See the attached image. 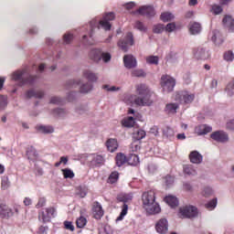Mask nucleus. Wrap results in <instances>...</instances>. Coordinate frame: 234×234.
<instances>
[{
    "label": "nucleus",
    "mask_w": 234,
    "mask_h": 234,
    "mask_svg": "<svg viewBox=\"0 0 234 234\" xmlns=\"http://www.w3.org/2000/svg\"><path fill=\"white\" fill-rule=\"evenodd\" d=\"M37 129L44 134H50L54 133V127H52L51 125H39L37 127Z\"/></svg>",
    "instance_id": "nucleus-27"
},
{
    "label": "nucleus",
    "mask_w": 234,
    "mask_h": 234,
    "mask_svg": "<svg viewBox=\"0 0 234 234\" xmlns=\"http://www.w3.org/2000/svg\"><path fill=\"white\" fill-rule=\"evenodd\" d=\"M144 136H146V133H145V131L144 130H137L133 134V140H137L138 142L140 140H144Z\"/></svg>",
    "instance_id": "nucleus-31"
},
{
    "label": "nucleus",
    "mask_w": 234,
    "mask_h": 234,
    "mask_svg": "<svg viewBox=\"0 0 234 234\" xmlns=\"http://www.w3.org/2000/svg\"><path fill=\"white\" fill-rule=\"evenodd\" d=\"M135 91L136 94H138L141 97H138L136 95H132L131 100L139 107H144L145 105L149 106L153 103V101L151 100L152 92L151 90L147 87L145 84H137L135 86Z\"/></svg>",
    "instance_id": "nucleus-1"
},
{
    "label": "nucleus",
    "mask_w": 234,
    "mask_h": 234,
    "mask_svg": "<svg viewBox=\"0 0 234 234\" xmlns=\"http://www.w3.org/2000/svg\"><path fill=\"white\" fill-rule=\"evenodd\" d=\"M198 215V209L193 206L181 207L178 216L180 218H195Z\"/></svg>",
    "instance_id": "nucleus-6"
},
{
    "label": "nucleus",
    "mask_w": 234,
    "mask_h": 234,
    "mask_svg": "<svg viewBox=\"0 0 234 234\" xmlns=\"http://www.w3.org/2000/svg\"><path fill=\"white\" fill-rule=\"evenodd\" d=\"M27 156L28 160H37V151L36 150V148H34V146L27 147Z\"/></svg>",
    "instance_id": "nucleus-24"
},
{
    "label": "nucleus",
    "mask_w": 234,
    "mask_h": 234,
    "mask_svg": "<svg viewBox=\"0 0 234 234\" xmlns=\"http://www.w3.org/2000/svg\"><path fill=\"white\" fill-rule=\"evenodd\" d=\"M173 182H175V178H173V176H167L165 177L166 186H171V184H173Z\"/></svg>",
    "instance_id": "nucleus-60"
},
{
    "label": "nucleus",
    "mask_w": 234,
    "mask_h": 234,
    "mask_svg": "<svg viewBox=\"0 0 234 234\" xmlns=\"http://www.w3.org/2000/svg\"><path fill=\"white\" fill-rule=\"evenodd\" d=\"M55 114H57L58 116H63V114L66 113L64 109H56L54 110Z\"/></svg>",
    "instance_id": "nucleus-61"
},
{
    "label": "nucleus",
    "mask_w": 234,
    "mask_h": 234,
    "mask_svg": "<svg viewBox=\"0 0 234 234\" xmlns=\"http://www.w3.org/2000/svg\"><path fill=\"white\" fill-rule=\"evenodd\" d=\"M82 76H83V78L88 80V81H90L91 83H94V81H98V75H96L94 72H92L89 69H85L82 72Z\"/></svg>",
    "instance_id": "nucleus-22"
},
{
    "label": "nucleus",
    "mask_w": 234,
    "mask_h": 234,
    "mask_svg": "<svg viewBox=\"0 0 234 234\" xmlns=\"http://www.w3.org/2000/svg\"><path fill=\"white\" fill-rule=\"evenodd\" d=\"M176 85V80L175 78L169 75H163L161 77V87L165 92H173Z\"/></svg>",
    "instance_id": "nucleus-5"
},
{
    "label": "nucleus",
    "mask_w": 234,
    "mask_h": 234,
    "mask_svg": "<svg viewBox=\"0 0 234 234\" xmlns=\"http://www.w3.org/2000/svg\"><path fill=\"white\" fill-rule=\"evenodd\" d=\"M27 98H38L41 99L45 96V92L43 91H36L34 90H29L26 92Z\"/></svg>",
    "instance_id": "nucleus-26"
},
{
    "label": "nucleus",
    "mask_w": 234,
    "mask_h": 234,
    "mask_svg": "<svg viewBox=\"0 0 234 234\" xmlns=\"http://www.w3.org/2000/svg\"><path fill=\"white\" fill-rule=\"evenodd\" d=\"M148 171H149V173H154V171H156V166L153 164L149 165Z\"/></svg>",
    "instance_id": "nucleus-64"
},
{
    "label": "nucleus",
    "mask_w": 234,
    "mask_h": 234,
    "mask_svg": "<svg viewBox=\"0 0 234 234\" xmlns=\"http://www.w3.org/2000/svg\"><path fill=\"white\" fill-rule=\"evenodd\" d=\"M211 193H213V191L211 190L210 187H207L203 191L204 197H209V195H211Z\"/></svg>",
    "instance_id": "nucleus-63"
},
{
    "label": "nucleus",
    "mask_w": 234,
    "mask_h": 234,
    "mask_svg": "<svg viewBox=\"0 0 234 234\" xmlns=\"http://www.w3.org/2000/svg\"><path fill=\"white\" fill-rule=\"evenodd\" d=\"M165 202L170 206V207H176L178 206V198L175 196H168L165 197Z\"/></svg>",
    "instance_id": "nucleus-25"
},
{
    "label": "nucleus",
    "mask_w": 234,
    "mask_h": 234,
    "mask_svg": "<svg viewBox=\"0 0 234 234\" xmlns=\"http://www.w3.org/2000/svg\"><path fill=\"white\" fill-rule=\"evenodd\" d=\"M90 59H92L93 61H104V63H108V61H111V53H105V52H101V50L100 49H92L90 52Z\"/></svg>",
    "instance_id": "nucleus-7"
},
{
    "label": "nucleus",
    "mask_w": 234,
    "mask_h": 234,
    "mask_svg": "<svg viewBox=\"0 0 234 234\" xmlns=\"http://www.w3.org/2000/svg\"><path fill=\"white\" fill-rule=\"evenodd\" d=\"M227 129H229V131H234V120L227 122Z\"/></svg>",
    "instance_id": "nucleus-62"
},
{
    "label": "nucleus",
    "mask_w": 234,
    "mask_h": 234,
    "mask_svg": "<svg viewBox=\"0 0 234 234\" xmlns=\"http://www.w3.org/2000/svg\"><path fill=\"white\" fill-rule=\"evenodd\" d=\"M146 63H148L149 65H158V57L157 56L147 57Z\"/></svg>",
    "instance_id": "nucleus-44"
},
{
    "label": "nucleus",
    "mask_w": 234,
    "mask_h": 234,
    "mask_svg": "<svg viewBox=\"0 0 234 234\" xmlns=\"http://www.w3.org/2000/svg\"><path fill=\"white\" fill-rule=\"evenodd\" d=\"M12 215H14L12 208L8 207L6 205H0V217L2 218H9Z\"/></svg>",
    "instance_id": "nucleus-19"
},
{
    "label": "nucleus",
    "mask_w": 234,
    "mask_h": 234,
    "mask_svg": "<svg viewBox=\"0 0 234 234\" xmlns=\"http://www.w3.org/2000/svg\"><path fill=\"white\" fill-rule=\"evenodd\" d=\"M62 175L64 176V178H74V176H76V175L74 174V171H72V169L70 168H64L61 170Z\"/></svg>",
    "instance_id": "nucleus-33"
},
{
    "label": "nucleus",
    "mask_w": 234,
    "mask_h": 234,
    "mask_svg": "<svg viewBox=\"0 0 234 234\" xmlns=\"http://www.w3.org/2000/svg\"><path fill=\"white\" fill-rule=\"evenodd\" d=\"M193 54L196 59H207L209 58V53L204 48H194Z\"/></svg>",
    "instance_id": "nucleus-15"
},
{
    "label": "nucleus",
    "mask_w": 234,
    "mask_h": 234,
    "mask_svg": "<svg viewBox=\"0 0 234 234\" xmlns=\"http://www.w3.org/2000/svg\"><path fill=\"white\" fill-rule=\"evenodd\" d=\"M233 24H234V20H233V17H231L230 16H226L224 18H223V25L225 27H227L228 28H231V27H233Z\"/></svg>",
    "instance_id": "nucleus-36"
},
{
    "label": "nucleus",
    "mask_w": 234,
    "mask_h": 234,
    "mask_svg": "<svg viewBox=\"0 0 234 234\" xmlns=\"http://www.w3.org/2000/svg\"><path fill=\"white\" fill-rule=\"evenodd\" d=\"M115 162L117 167H122V165L127 164V156L122 153H118L115 156Z\"/></svg>",
    "instance_id": "nucleus-23"
},
{
    "label": "nucleus",
    "mask_w": 234,
    "mask_h": 234,
    "mask_svg": "<svg viewBox=\"0 0 234 234\" xmlns=\"http://www.w3.org/2000/svg\"><path fill=\"white\" fill-rule=\"evenodd\" d=\"M77 228H85L87 226V218L85 217H80L76 220Z\"/></svg>",
    "instance_id": "nucleus-41"
},
{
    "label": "nucleus",
    "mask_w": 234,
    "mask_h": 234,
    "mask_svg": "<svg viewBox=\"0 0 234 234\" xmlns=\"http://www.w3.org/2000/svg\"><path fill=\"white\" fill-rule=\"evenodd\" d=\"M211 131H213V128L207 124H200L195 129V133H197L198 136L207 134L208 133H211Z\"/></svg>",
    "instance_id": "nucleus-16"
},
{
    "label": "nucleus",
    "mask_w": 234,
    "mask_h": 234,
    "mask_svg": "<svg viewBox=\"0 0 234 234\" xmlns=\"http://www.w3.org/2000/svg\"><path fill=\"white\" fill-rule=\"evenodd\" d=\"M50 103H53L54 105H61L63 104V100L59 97H52Z\"/></svg>",
    "instance_id": "nucleus-52"
},
{
    "label": "nucleus",
    "mask_w": 234,
    "mask_h": 234,
    "mask_svg": "<svg viewBox=\"0 0 234 234\" xmlns=\"http://www.w3.org/2000/svg\"><path fill=\"white\" fill-rule=\"evenodd\" d=\"M184 173L186 175L195 176V175H197V170L194 169L192 165H185L184 166Z\"/></svg>",
    "instance_id": "nucleus-39"
},
{
    "label": "nucleus",
    "mask_w": 234,
    "mask_h": 234,
    "mask_svg": "<svg viewBox=\"0 0 234 234\" xmlns=\"http://www.w3.org/2000/svg\"><path fill=\"white\" fill-rule=\"evenodd\" d=\"M128 211H129V206L127 204H123L122 207V211L120 213V216L116 218V221L119 222L120 220L124 218Z\"/></svg>",
    "instance_id": "nucleus-32"
},
{
    "label": "nucleus",
    "mask_w": 234,
    "mask_h": 234,
    "mask_svg": "<svg viewBox=\"0 0 234 234\" xmlns=\"http://www.w3.org/2000/svg\"><path fill=\"white\" fill-rule=\"evenodd\" d=\"M195 101V94L189 93L188 91H179L176 94V101H180L185 105L193 103Z\"/></svg>",
    "instance_id": "nucleus-8"
},
{
    "label": "nucleus",
    "mask_w": 234,
    "mask_h": 234,
    "mask_svg": "<svg viewBox=\"0 0 234 234\" xmlns=\"http://www.w3.org/2000/svg\"><path fill=\"white\" fill-rule=\"evenodd\" d=\"M224 59H225L226 61H233V59H234L233 52H232V51H227V52L224 54Z\"/></svg>",
    "instance_id": "nucleus-53"
},
{
    "label": "nucleus",
    "mask_w": 234,
    "mask_h": 234,
    "mask_svg": "<svg viewBox=\"0 0 234 234\" xmlns=\"http://www.w3.org/2000/svg\"><path fill=\"white\" fill-rule=\"evenodd\" d=\"M132 76L133 78H145V71H144V69H133Z\"/></svg>",
    "instance_id": "nucleus-42"
},
{
    "label": "nucleus",
    "mask_w": 234,
    "mask_h": 234,
    "mask_svg": "<svg viewBox=\"0 0 234 234\" xmlns=\"http://www.w3.org/2000/svg\"><path fill=\"white\" fill-rule=\"evenodd\" d=\"M133 198H134V196L133 195V193L119 194L117 196L118 202H123V204H127L129 202H132Z\"/></svg>",
    "instance_id": "nucleus-21"
},
{
    "label": "nucleus",
    "mask_w": 234,
    "mask_h": 234,
    "mask_svg": "<svg viewBox=\"0 0 234 234\" xmlns=\"http://www.w3.org/2000/svg\"><path fill=\"white\" fill-rule=\"evenodd\" d=\"M130 165H138L140 164V158L136 154H131L128 159Z\"/></svg>",
    "instance_id": "nucleus-38"
},
{
    "label": "nucleus",
    "mask_w": 234,
    "mask_h": 234,
    "mask_svg": "<svg viewBox=\"0 0 234 234\" xmlns=\"http://www.w3.org/2000/svg\"><path fill=\"white\" fill-rule=\"evenodd\" d=\"M10 187V182L8 181V177H4L2 179V189L5 190Z\"/></svg>",
    "instance_id": "nucleus-56"
},
{
    "label": "nucleus",
    "mask_w": 234,
    "mask_h": 234,
    "mask_svg": "<svg viewBox=\"0 0 234 234\" xmlns=\"http://www.w3.org/2000/svg\"><path fill=\"white\" fill-rule=\"evenodd\" d=\"M205 207L207 209H209L210 211L214 208L217 207V198H214L212 200H210L208 203H207L205 205Z\"/></svg>",
    "instance_id": "nucleus-47"
},
{
    "label": "nucleus",
    "mask_w": 234,
    "mask_h": 234,
    "mask_svg": "<svg viewBox=\"0 0 234 234\" xmlns=\"http://www.w3.org/2000/svg\"><path fill=\"white\" fill-rule=\"evenodd\" d=\"M123 63L126 69H135L137 65L136 58H134L133 55H125L123 57Z\"/></svg>",
    "instance_id": "nucleus-14"
},
{
    "label": "nucleus",
    "mask_w": 234,
    "mask_h": 234,
    "mask_svg": "<svg viewBox=\"0 0 234 234\" xmlns=\"http://www.w3.org/2000/svg\"><path fill=\"white\" fill-rule=\"evenodd\" d=\"M45 206H47V198L39 197L38 202L36 205L37 209H39L41 207H45Z\"/></svg>",
    "instance_id": "nucleus-48"
},
{
    "label": "nucleus",
    "mask_w": 234,
    "mask_h": 234,
    "mask_svg": "<svg viewBox=\"0 0 234 234\" xmlns=\"http://www.w3.org/2000/svg\"><path fill=\"white\" fill-rule=\"evenodd\" d=\"M81 83V80H69L67 82L68 89H74V87H78Z\"/></svg>",
    "instance_id": "nucleus-49"
},
{
    "label": "nucleus",
    "mask_w": 234,
    "mask_h": 234,
    "mask_svg": "<svg viewBox=\"0 0 234 234\" xmlns=\"http://www.w3.org/2000/svg\"><path fill=\"white\" fill-rule=\"evenodd\" d=\"M106 147L110 153H114L118 151V140L114 138H110L106 141Z\"/></svg>",
    "instance_id": "nucleus-18"
},
{
    "label": "nucleus",
    "mask_w": 234,
    "mask_h": 234,
    "mask_svg": "<svg viewBox=\"0 0 234 234\" xmlns=\"http://www.w3.org/2000/svg\"><path fill=\"white\" fill-rule=\"evenodd\" d=\"M140 16H146V17H154V7L151 5H143L137 10Z\"/></svg>",
    "instance_id": "nucleus-11"
},
{
    "label": "nucleus",
    "mask_w": 234,
    "mask_h": 234,
    "mask_svg": "<svg viewBox=\"0 0 234 234\" xmlns=\"http://www.w3.org/2000/svg\"><path fill=\"white\" fill-rule=\"evenodd\" d=\"M123 127H134V117H128L122 121Z\"/></svg>",
    "instance_id": "nucleus-34"
},
{
    "label": "nucleus",
    "mask_w": 234,
    "mask_h": 234,
    "mask_svg": "<svg viewBox=\"0 0 234 234\" xmlns=\"http://www.w3.org/2000/svg\"><path fill=\"white\" fill-rule=\"evenodd\" d=\"M48 227H39L38 229V234H48Z\"/></svg>",
    "instance_id": "nucleus-59"
},
{
    "label": "nucleus",
    "mask_w": 234,
    "mask_h": 234,
    "mask_svg": "<svg viewBox=\"0 0 234 234\" xmlns=\"http://www.w3.org/2000/svg\"><path fill=\"white\" fill-rule=\"evenodd\" d=\"M210 138L212 140H215V142H220L221 144H224L229 140V137L228 136V133L224 131H217L210 134Z\"/></svg>",
    "instance_id": "nucleus-10"
},
{
    "label": "nucleus",
    "mask_w": 234,
    "mask_h": 234,
    "mask_svg": "<svg viewBox=\"0 0 234 234\" xmlns=\"http://www.w3.org/2000/svg\"><path fill=\"white\" fill-rule=\"evenodd\" d=\"M92 214H93V218H96V220H100L101 217H103L104 211L100 202L98 201L93 202Z\"/></svg>",
    "instance_id": "nucleus-12"
},
{
    "label": "nucleus",
    "mask_w": 234,
    "mask_h": 234,
    "mask_svg": "<svg viewBox=\"0 0 234 234\" xmlns=\"http://www.w3.org/2000/svg\"><path fill=\"white\" fill-rule=\"evenodd\" d=\"M177 109H178V104L176 103H168L165 106V112H168V114L176 113Z\"/></svg>",
    "instance_id": "nucleus-29"
},
{
    "label": "nucleus",
    "mask_w": 234,
    "mask_h": 234,
    "mask_svg": "<svg viewBox=\"0 0 234 234\" xmlns=\"http://www.w3.org/2000/svg\"><path fill=\"white\" fill-rule=\"evenodd\" d=\"M169 228V225L167 223V219L162 218L159 221H157L155 225V229L157 233L165 234L167 233V229Z\"/></svg>",
    "instance_id": "nucleus-13"
},
{
    "label": "nucleus",
    "mask_w": 234,
    "mask_h": 234,
    "mask_svg": "<svg viewBox=\"0 0 234 234\" xmlns=\"http://www.w3.org/2000/svg\"><path fill=\"white\" fill-rule=\"evenodd\" d=\"M27 70H17L15 71L12 75V79L15 81H19L21 80L23 85H34L37 80V76L26 75Z\"/></svg>",
    "instance_id": "nucleus-3"
},
{
    "label": "nucleus",
    "mask_w": 234,
    "mask_h": 234,
    "mask_svg": "<svg viewBox=\"0 0 234 234\" xmlns=\"http://www.w3.org/2000/svg\"><path fill=\"white\" fill-rule=\"evenodd\" d=\"M104 162H105V158H103V155H100L96 154H91L90 164L93 167H100V165H103Z\"/></svg>",
    "instance_id": "nucleus-17"
},
{
    "label": "nucleus",
    "mask_w": 234,
    "mask_h": 234,
    "mask_svg": "<svg viewBox=\"0 0 234 234\" xmlns=\"http://www.w3.org/2000/svg\"><path fill=\"white\" fill-rule=\"evenodd\" d=\"M212 14H215V16H218V14H222V6L218 5H213L211 7Z\"/></svg>",
    "instance_id": "nucleus-46"
},
{
    "label": "nucleus",
    "mask_w": 234,
    "mask_h": 234,
    "mask_svg": "<svg viewBox=\"0 0 234 234\" xmlns=\"http://www.w3.org/2000/svg\"><path fill=\"white\" fill-rule=\"evenodd\" d=\"M189 160L192 164H202V154L197 151H193L189 154Z\"/></svg>",
    "instance_id": "nucleus-20"
},
{
    "label": "nucleus",
    "mask_w": 234,
    "mask_h": 234,
    "mask_svg": "<svg viewBox=\"0 0 234 234\" xmlns=\"http://www.w3.org/2000/svg\"><path fill=\"white\" fill-rule=\"evenodd\" d=\"M164 30H165V27L162 24H157L153 27L154 34H162Z\"/></svg>",
    "instance_id": "nucleus-43"
},
{
    "label": "nucleus",
    "mask_w": 234,
    "mask_h": 234,
    "mask_svg": "<svg viewBox=\"0 0 234 234\" xmlns=\"http://www.w3.org/2000/svg\"><path fill=\"white\" fill-rule=\"evenodd\" d=\"M133 45H134V38L133 37V33H127L124 39L118 42V47L122 48L123 52H127V50H129V47H133Z\"/></svg>",
    "instance_id": "nucleus-9"
},
{
    "label": "nucleus",
    "mask_w": 234,
    "mask_h": 234,
    "mask_svg": "<svg viewBox=\"0 0 234 234\" xmlns=\"http://www.w3.org/2000/svg\"><path fill=\"white\" fill-rule=\"evenodd\" d=\"M134 27L137 28V30H140L141 32H145V30H147L145 26H144V23H142L141 21H136Z\"/></svg>",
    "instance_id": "nucleus-51"
},
{
    "label": "nucleus",
    "mask_w": 234,
    "mask_h": 234,
    "mask_svg": "<svg viewBox=\"0 0 234 234\" xmlns=\"http://www.w3.org/2000/svg\"><path fill=\"white\" fill-rule=\"evenodd\" d=\"M7 104H8V102L6 101V96L1 95L0 96V109H5V107H6Z\"/></svg>",
    "instance_id": "nucleus-54"
},
{
    "label": "nucleus",
    "mask_w": 234,
    "mask_h": 234,
    "mask_svg": "<svg viewBox=\"0 0 234 234\" xmlns=\"http://www.w3.org/2000/svg\"><path fill=\"white\" fill-rule=\"evenodd\" d=\"M143 207L150 215H156L160 213V205L156 203V194L153 190L144 192L142 195Z\"/></svg>",
    "instance_id": "nucleus-2"
},
{
    "label": "nucleus",
    "mask_w": 234,
    "mask_h": 234,
    "mask_svg": "<svg viewBox=\"0 0 234 234\" xmlns=\"http://www.w3.org/2000/svg\"><path fill=\"white\" fill-rule=\"evenodd\" d=\"M176 28V25L175 23H169L165 27L166 32H173Z\"/></svg>",
    "instance_id": "nucleus-58"
},
{
    "label": "nucleus",
    "mask_w": 234,
    "mask_h": 234,
    "mask_svg": "<svg viewBox=\"0 0 234 234\" xmlns=\"http://www.w3.org/2000/svg\"><path fill=\"white\" fill-rule=\"evenodd\" d=\"M120 178V174L117 171L112 172L108 177V184H116Z\"/></svg>",
    "instance_id": "nucleus-30"
},
{
    "label": "nucleus",
    "mask_w": 234,
    "mask_h": 234,
    "mask_svg": "<svg viewBox=\"0 0 234 234\" xmlns=\"http://www.w3.org/2000/svg\"><path fill=\"white\" fill-rule=\"evenodd\" d=\"M99 25L101 27V28H103V30H106V31L111 30V28L112 27L111 25V22H108L107 20H105L103 18L101 20H100Z\"/></svg>",
    "instance_id": "nucleus-40"
},
{
    "label": "nucleus",
    "mask_w": 234,
    "mask_h": 234,
    "mask_svg": "<svg viewBox=\"0 0 234 234\" xmlns=\"http://www.w3.org/2000/svg\"><path fill=\"white\" fill-rule=\"evenodd\" d=\"M54 217H56V209L54 207H46L38 211V220L43 222V224L50 222Z\"/></svg>",
    "instance_id": "nucleus-4"
},
{
    "label": "nucleus",
    "mask_w": 234,
    "mask_h": 234,
    "mask_svg": "<svg viewBox=\"0 0 234 234\" xmlns=\"http://www.w3.org/2000/svg\"><path fill=\"white\" fill-rule=\"evenodd\" d=\"M172 19H175V16L169 12H165L161 14V21H164V23H167V21H172Z\"/></svg>",
    "instance_id": "nucleus-37"
},
{
    "label": "nucleus",
    "mask_w": 234,
    "mask_h": 234,
    "mask_svg": "<svg viewBox=\"0 0 234 234\" xmlns=\"http://www.w3.org/2000/svg\"><path fill=\"white\" fill-rule=\"evenodd\" d=\"M115 17L116 16L114 15V13H108L102 17V19L111 23V21H114Z\"/></svg>",
    "instance_id": "nucleus-50"
},
{
    "label": "nucleus",
    "mask_w": 234,
    "mask_h": 234,
    "mask_svg": "<svg viewBox=\"0 0 234 234\" xmlns=\"http://www.w3.org/2000/svg\"><path fill=\"white\" fill-rule=\"evenodd\" d=\"M226 90H227L229 96H233V94H234V80H231V81L227 85Z\"/></svg>",
    "instance_id": "nucleus-45"
},
{
    "label": "nucleus",
    "mask_w": 234,
    "mask_h": 234,
    "mask_svg": "<svg viewBox=\"0 0 234 234\" xmlns=\"http://www.w3.org/2000/svg\"><path fill=\"white\" fill-rule=\"evenodd\" d=\"M63 39H64V43H66V45H69L70 41L74 39V36H72V34H65L63 37Z\"/></svg>",
    "instance_id": "nucleus-57"
},
{
    "label": "nucleus",
    "mask_w": 234,
    "mask_h": 234,
    "mask_svg": "<svg viewBox=\"0 0 234 234\" xmlns=\"http://www.w3.org/2000/svg\"><path fill=\"white\" fill-rule=\"evenodd\" d=\"M92 90V84L90 82H88L86 84H82L80 86V91L82 94H87V92H90Z\"/></svg>",
    "instance_id": "nucleus-35"
},
{
    "label": "nucleus",
    "mask_w": 234,
    "mask_h": 234,
    "mask_svg": "<svg viewBox=\"0 0 234 234\" xmlns=\"http://www.w3.org/2000/svg\"><path fill=\"white\" fill-rule=\"evenodd\" d=\"M190 34L195 35V34H200V31L202 30V27L200 26L199 23H193L190 25L189 27Z\"/></svg>",
    "instance_id": "nucleus-28"
},
{
    "label": "nucleus",
    "mask_w": 234,
    "mask_h": 234,
    "mask_svg": "<svg viewBox=\"0 0 234 234\" xmlns=\"http://www.w3.org/2000/svg\"><path fill=\"white\" fill-rule=\"evenodd\" d=\"M64 228L69 231H74L75 229L74 225L70 221H64Z\"/></svg>",
    "instance_id": "nucleus-55"
}]
</instances>
